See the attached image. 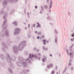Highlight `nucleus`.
<instances>
[{
    "instance_id": "nucleus-1",
    "label": "nucleus",
    "mask_w": 74,
    "mask_h": 74,
    "mask_svg": "<svg viewBox=\"0 0 74 74\" xmlns=\"http://www.w3.org/2000/svg\"><path fill=\"white\" fill-rule=\"evenodd\" d=\"M37 25H38V26H36V27L37 28L38 27H40V25L39 24V23H37Z\"/></svg>"
},
{
    "instance_id": "nucleus-2",
    "label": "nucleus",
    "mask_w": 74,
    "mask_h": 74,
    "mask_svg": "<svg viewBox=\"0 0 74 74\" xmlns=\"http://www.w3.org/2000/svg\"><path fill=\"white\" fill-rule=\"evenodd\" d=\"M43 42H44L43 43V44H44V45H45V42H46V40H43Z\"/></svg>"
},
{
    "instance_id": "nucleus-3",
    "label": "nucleus",
    "mask_w": 74,
    "mask_h": 74,
    "mask_svg": "<svg viewBox=\"0 0 74 74\" xmlns=\"http://www.w3.org/2000/svg\"><path fill=\"white\" fill-rule=\"evenodd\" d=\"M15 30L16 31L17 30V31H19L20 30V29H19L18 28H16L15 29Z\"/></svg>"
},
{
    "instance_id": "nucleus-4",
    "label": "nucleus",
    "mask_w": 74,
    "mask_h": 74,
    "mask_svg": "<svg viewBox=\"0 0 74 74\" xmlns=\"http://www.w3.org/2000/svg\"><path fill=\"white\" fill-rule=\"evenodd\" d=\"M14 24H15V25H17V22H14Z\"/></svg>"
},
{
    "instance_id": "nucleus-5",
    "label": "nucleus",
    "mask_w": 74,
    "mask_h": 74,
    "mask_svg": "<svg viewBox=\"0 0 74 74\" xmlns=\"http://www.w3.org/2000/svg\"><path fill=\"white\" fill-rule=\"evenodd\" d=\"M71 36H72V37H74V33H73V34H72Z\"/></svg>"
},
{
    "instance_id": "nucleus-6",
    "label": "nucleus",
    "mask_w": 74,
    "mask_h": 74,
    "mask_svg": "<svg viewBox=\"0 0 74 74\" xmlns=\"http://www.w3.org/2000/svg\"><path fill=\"white\" fill-rule=\"evenodd\" d=\"M35 26H36V24H34V25H33V26H34V27H35Z\"/></svg>"
},
{
    "instance_id": "nucleus-7",
    "label": "nucleus",
    "mask_w": 74,
    "mask_h": 74,
    "mask_svg": "<svg viewBox=\"0 0 74 74\" xmlns=\"http://www.w3.org/2000/svg\"><path fill=\"white\" fill-rule=\"evenodd\" d=\"M54 73V71H52V74H53Z\"/></svg>"
},
{
    "instance_id": "nucleus-8",
    "label": "nucleus",
    "mask_w": 74,
    "mask_h": 74,
    "mask_svg": "<svg viewBox=\"0 0 74 74\" xmlns=\"http://www.w3.org/2000/svg\"><path fill=\"white\" fill-rule=\"evenodd\" d=\"M40 38V37H39V36H38L37 37V38L38 39H39V38Z\"/></svg>"
},
{
    "instance_id": "nucleus-9",
    "label": "nucleus",
    "mask_w": 74,
    "mask_h": 74,
    "mask_svg": "<svg viewBox=\"0 0 74 74\" xmlns=\"http://www.w3.org/2000/svg\"><path fill=\"white\" fill-rule=\"evenodd\" d=\"M35 8H37V6H35Z\"/></svg>"
},
{
    "instance_id": "nucleus-10",
    "label": "nucleus",
    "mask_w": 74,
    "mask_h": 74,
    "mask_svg": "<svg viewBox=\"0 0 74 74\" xmlns=\"http://www.w3.org/2000/svg\"><path fill=\"white\" fill-rule=\"evenodd\" d=\"M71 41H73V39H71Z\"/></svg>"
},
{
    "instance_id": "nucleus-11",
    "label": "nucleus",
    "mask_w": 74,
    "mask_h": 74,
    "mask_svg": "<svg viewBox=\"0 0 74 74\" xmlns=\"http://www.w3.org/2000/svg\"><path fill=\"white\" fill-rule=\"evenodd\" d=\"M72 53H70V55H71Z\"/></svg>"
},
{
    "instance_id": "nucleus-12",
    "label": "nucleus",
    "mask_w": 74,
    "mask_h": 74,
    "mask_svg": "<svg viewBox=\"0 0 74 74\" xmlns=\"http://www.w3.org/2000/svg\"><path fill=\"white\" fill-rule=\"evenodd\" d=\"M42 38H44V36H42Z\"/></svg>"
},
{
    "instance_id": "nucleus-13",
    "label": "nucleus",
    "mask_w": 74,
    "mask_h": 74,
    "mask_svg": "<svg viewBox=\"0 0 74 74\" xmlns=\"http://www.w3.org/2000/svg\"><path fill=\"white\" fill-rule=\"evenodd\" d=\"M37 33V31H36V32H35V33Z\"/></svg>"
},
{
    "instance_id": "nucleus-14",
    "label": "nucleus",
    "mask_w": 74,
    "mask_h": 74,
    "mask_svg": "<svg viewBox=\"0 0 74 74\" xmlns=\"http://www.w3.org/2000/svg\"><path fill=\"white\" fill-rule=\"evenodd\" d=\"M50 56H52V54H50Z\"/></svg>"
},
{
    "instance_id": "nucleus-15",
    "label": "nucleus",
    "mask_w": 74,
    "mask_h": 74,
    "mask_svg": "<svg viewBox=\"0 0 74 74\" xmlns=\"http://www.w3.org/2000/svg\"><path fill=\"white\" fill-rule=\"evenodd\" d=\"M29 55L30 56L31 55V54H29Z\"/></svg>"
},
{
    "instance_id": "nucleus-16",
    "label": "nucleus",
    "mask_w": 74,
    "mask_h": 74,
    "mask_svg": "<svg viewBox=\"0 0 74 74\" xmlns=\"http://www.w3.org/2000/svg\"><path fill=\"white\" fill-rule=\"evenodd\" d=\"M28 26H30V25H28Z\"/></svg>"
},
{
    "instance_id": "nucleus-17",
    "label": "nucleus",
    "mask_w": 74,
    "mask_h": 74,
    "mask_svg": "<svg viewBox=\"0 0 74 74\" xmlns=\"http://www.w3.org/2000/svg\"><path fill=\"white\" fill-rule=\"evenodd\" d=\"M73 40H74V38H73Z\"/></svg>"
},
{
    "instance_id": "nucleus-18",
    "label": "nucleus",
    "mask_w": 74,
    "mask_h": 74,
    "mask_svg": "<svg viewBox=\"0 0 74 74\" xmlns=\"http://www.w3.org/2000/svg\"><path fill=\"white\" fill-rule=\"evenodd\" d=\"M47 42H48V41H47Z\"/></svg>"
}]
</instances>
